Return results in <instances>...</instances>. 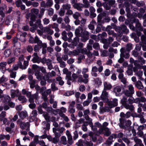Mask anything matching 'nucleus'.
Returning <instances> with one entry per match:
<instances>
[{"mask_svg":"<svg viewBox=\"0 0 146 146\" xmlns=\"http://www.w3.org/2000/svg\"><path fill=\"white\" fill-rule=\"evenodd\" d=\"M20 67H21V66H20V65H19V62H18V64H15V65H13V70H17L18 69L19 67L20 68Z\"/></svg>","mask_w":146,"mask_h":146,"instance_id":"obj_62","label":"nucleus"},{"mask_svg":"<svg viewBox=\"0 0 146 146\" xmlns=\"http://www.w3.org/2000/svg\"><path fill=\"white\" fill-rule=\"evenodd\" d=\"M34 43H37L38 45L42 47L46 48L47 47V45L46 43H42V41L40 40L37 36H36L35 37Z\"/></svg>","mask_w":146,"mask_h":146,"instance_id":"obj_4","label":"nucleus"},{"mask_svg":"<svg viewBox=\"0 0 146 146\" xmlns=\"http://www.w3.org/2000/svg\"><path fill=\"white\" fill-rule=\"evenodd\" d=\"M74 92L72 91H68L67 92L64 94V95L66 96H68L73 94Z\"/></svg>","mask_w":146,"mask_h":146,"instance_id":"obj_58","label":"nucleus"},{"mask_svg":"<svg viewBox=\"0 0 146 146\" xmlns=\"http://www.w3.org/2000/svg\"><path fill=\"white\" fill-rule=\"evenodd\" d=\"M11 53V51L9 49H7L5 50L4 52V55L6 57H8Z\"/></svg>","mask_w":146,"mask_h":146,"instance_id":"obj_26","label":"nucleus"},{"mask_svg":"<svg viewBox=\"0 0 146 146\" xmlns=\"http://www.w3.org/2000/svg\"><path fill=\"white\" fill-rule=\"evenodd\" d=\"M37 114V111L36 110H33L30 116V119H31L32 120H35L36 119V116Z\"/></svg>","mask_w":146,"mask_h":146,"instance_id":"obj_18","label":"nucleus"},{"mask_svg":"<svg viewBox=\"0 0 146 146\" xmlns=\"http://www.w3.org/2000/svg\"><path fill=\"white\" fill-rule=\"evenodd\" d=\"M108 93L106 91V90H104L100 96V98L104 102H107L109 100L108 98Z\"/></svg>","mask_w":146,"mask_h":146,"instance_id":"obj_3","label":"nucleus"},{"mask_svg":"<svg viewBox=\"0 0 146 146\" xmlns=\"http://www.w3.org/2000/svg\"><path fill=\"white\" fill-rule=\"evenodd\" d=\"M48 26L52 28L53 29H55L57 27H58V25L56 23H54L53 24H50Z\"/></svg>","mask_w":146,"mask_h":146,"instance_id":"obj_52","label":"nucleus"},{"mask_svg":"<svg viewBox=\"0 0 146 146\" xmlns=\"http://www.w3.org/2000/svg\"><path fill=\"white\" fill-rule=\"evenodd\" d=\"M96 24V22L94 21H92L90 24L88 25L89 29L91 30H93L94 29V25Z\"/></svg>","mask_w":146,"mask_h":146,"instance_id":"obj_27","label":"nucleus"},{"mask_svg":"<svg viewBox=\"0 0 146 146\" xmlns=\"http://www.w3.org/2000/svg\"><path fill=\"white\" fill-rule=\"evenodd\" d=\"M118 100L117 99L114 98L111 101H107L108 105L111 108L117 106L118 104Z\"/></svg>","mask_w":146,"mask_h":146,"instance_id":"obj_5","label":"nucleus"},{"mask_svg":"<svg viewBox=\"0 0 146 146\" xmlns=\"http://www.w3.org/2000/svg\"><path fill=\"white\" fill-rule=\"evenodd\" d=\"M89 136L92 138V140L94 141H95L97 139V138L96 136H93V133H90L89 134Z\"/></svg>","mask_w":146,"mask_h":146,"instance_id":"obj_61","label":"nucleus"},{"mask_svg":"<svg viewBox=\"0 0 146 146\" xmlns=\"http://www.w3.org/2000/svg\"><path fill=\"white\" fill-rule=\"evenodd\" d=\"M20 117L21 119H24L28 116L27 112L25 111H22L19 113Z\"/></svg>","mask_w":146,"mask_h":146,"instance_id":"obj_19","label":"nucleus"},{"mask_svg":"<svg viewBox=\"0 0 146 146\" xmlns=\"http://www.w3.org/2000/svg\"><path fill=\"white\" fill-rule=\"evenodd\" d=\"M120 52H121V53L122 54V55H123L124 57L126 58H128L129 56V53H127L125 55L124 54V49L123 48H121L120 50Z\"/></svg>","mask_w":146,"mask_h":146,"instance_id":"obj_25","label":"nucleus"},{"mask_svg":"<svg viewBox=\"0 0 146 146\" xmlns=\"http://www.w3.org/2000/svg\"><path fill=\"white\" fill-rule=\"evenodd\" d=\"M15 58L14 57L9 58L7 62L9 64H11L13 62L15 61Z\"/></svg>","mask_w":146,"mask_h":146,"instance_id":"obj_63","label":"nucleus"},{"mask_svg":"<svg viewBox=\"0 0 146 146\" xmlns=\"http://www.w3.org/2000/svg\"><path fill=\"white\" fill-rule=\"evenodd\" d=\"M82 77L81 75H79L78 76V81L80 83L83 82L84 84H87L89 81L88 78H84Z\"/></svg>","mask_w":146,"mask_h":146,"instance_id":"obj_7","label":"nucleus"},{"mask_svg":"<svg viewBox=\"0 0 146 146\" xmlns=\"http://www.w3.org/2000/svg\"><path fill=\"white\" fill-rule=\"evenodd\" d=\"M42 21L43 24L44 25H47L49 24L50 22V21L48 19L46 18H44L43 20Z\"/></svg>","mask_w":146,"mask_h":146,"instance_id":"obj_53","label":"nucleus"},{"mask_svg":"<svg viewBox=\"0 0 146 146\" xmlns=\"http://www.w3.org/2000/svg\"><path fill=\"white\" fill-rule=\"evenodd\" d=\"M62 39L64 41H66L67 40V33L65 31H63L62 34Z\"/></svg>","mask_w":146,"mask_h":146,"instance_id":"obj_34","label":"nucleus"},{"mask_svg":"<svg viewBox=\"0 0 146 146\" xmlns=\"http://www.w3.org/2000/svg\"><path fill=\"white\" fill-rule=\"evenodd\" d=\"M136 86L139 89H142L143 88V86L141 83V82L140 81H138L136 84Z\"/></svg>","mask_w":146,"mask_h":146,"instance_id":"obj_33","label":"nucleus"},{"mask_svg":"<svg viewBox=\"0 0 146 146\" xmlns=\"http://www.w3.org/2000/svg\"><path fill=\"white\" fill-rule=\"evenodd\" d=\"M88 140L87 139H86L84 142V143L85 146H92L93 145V143L91 141H88Z\"/></svg>","mask_w":146,"mask_h":146,"instance_id":"obj_30","label":"nucleus"},{"mask_svg":"<svg viewBox=\"0 0 146 146\" xmlns=\"http://www.w3.org/2000/svg\"><path fill=\"white\" fill-rule=\"evenodd\" d=\"M104 90H110L112 87L111 85L109 83L104 82Z\"/></svg>","mask_w":146,"mask_h":146,"instance_id":"obj_15","label":"nucleus"},{"mask_svg":"<svg viewBox=\"0 0 146 146\" xmlns=\"http://www.w3.org/2000/svg\"><path fill=\"white\" fill-rule=\"evenodd\" d=\"M61 143L63 144L66 145L67 143V139L65 136H62L60 138Z\"/></svg>","mask_w":146,"mask_h":146,"instance_id":"obj_28","label":"nucleus"},{"mask_svg":"<svg viewBox=\"0 0 146 146\" xmlns=\"http://www.w3.org/2000/svg\"><path fill=\"white\" fill-rule=\"evenodd\" d=\"M91 102L90 100L87 99V100L84 101L83 103V104L84 106H88L89 104Z\"/></svg>","mask_w":146,"mask_h":146,"instance_id":"obj_54","label":"nucleus"},{"mask_svg":"<svg viewBox=\"0 0 146 146\" xmlns=\"http://www.w3.org/2000/svg\"><path fill=\"white\" fill-rule=\"evenodd\" d=\"M79 41V38L77 37H75L73 41L72 42V44L74 46H76L78 44Z\"/></svg>","mask_w":146,"mask_h":146,"instance_id":"obj_31","label":"nucleus"},{"mask_svg":"<svg viewBox=\"0 0 146 146\" xmlns=\"http://www.w3.org/2000/svg\"><path fill=\"white\" fill-rule=\"evenodd\" d=\"M89 125L91 127L92 129L94 131H96L97 129V127H99L101 126V124L98 122H96L95 123L94 126H93L91 120H90V122L89 123Z\"/></svg>","mask_w":146,"mask_h":146,"instance_id":"obj_8","label":"nucleus"},{"mask_svg":"<svg viewBox=\"0 0 146 146\" xmlns=\"http://www.w3.org/2000/svg\"><path fill=\"white\" fill-rule=\"evenodd\" d=\"M115 3V1L114 0H111L108 1L107 2H105L103 4L104 7L107 10H108L110 8V5L114 4Z\"/></svg>","mask_w":146,"mask_h":146,"instance_id":"obj_2","label":"nucleus"},{"mask_svg":"<svg viewBox=\"0 0 146 146\" xmlns=\"http://www.w3.org/2000/svg\"><path fill=\"white\" fill-rule=\"evenodd\" d=\"M121 30L123 32H127L128 31L127 29L126 26L125 25H122L120 27Z\"/></svg>","mask_w":146,"mask_h":146,"instance_id":"obj_46","label":"nucleus"},{"mask_svg":"<svg viewBox=\"0 0 146 146\" xmlns=\"http://www.w3.org/2000/svg\"><path fill=\"white\" fill-rule=\"evenodd\" d=\"M104 130L105 131V135L107 136H108L111 133L109 129L107 127H104L102 128V131Z\"/></svg>","mask_w":146,"mask_h":146,"instance_id":"obj_29","label":"nucleus"},{"mask_svg":"<svg viewBox=\"0 0 146 146\" xmlns=\"http://www.w3.org/2000/svg\"><path fill=\"white\" fill-rule=\"evenodd\" d=\"M65 10L64 9H61L60 11L59 12V15L60 16H63L64 15Z\"/></svg>","mask_w":146,"mask_h":146,"instance_id":"obj_59","label":"nucleus"},{"mask_svg":"<svg viewBox=\"0 0 146 146\" xmlns=\"http://www.w3.org/2000/svg\"><path fill=\"white\" fill-rule=\"evenodd\" d=\"M30 126V125L28 122H21L20 124V127L22 129H26L28 131L29 130Z\"/></svg>","mask_w":146,"mask_h":146,"instance_id":"obj_6","label":"nucleus"},{"mask_svg":"<svg viewBox=\"0 0 146 146\" xmlns=\"http://www.w3.org/2000/svg\"><path fill=\"white\" fill-rule=\"evenodd\" d=\"M124 107L126 109H129L130 110L132 111L134 110L133 106L132 105H129L127 104L124 106Z\"/></svg>","mask_w":146,"mask_h":146,"instance_id":"obj_35","label":"nucleus"},{"mask_svg":"<svg viewBox=\"0 0 146 146\" xmlns=\"http://www.w3.org/2000/svg\"><path fill=\"white\" fill-rule=\"evenodd\" d=\"M66 78L68 80H71V72H69L68 73L66 74Z\"/></svg>","mask_w":146,"mask_h":146,"instance_id":"obj_51","label":"nucleus"},{"mask_svg":"<svg viewBox=\"0 0 146 146\" xmlns=\"http://www.w3.org/2000/svg\"><path fill=\"white\" fill-rule=\"evenodd\" d=\"M11 98H14L15 96H18L20 95V93L19 92L18 90H11Z\"/></svg>","mask_w":146,"mask_h":146,"instance_id":"obj_9","label":"nucleus"},{"mask_svg":"<svg viewBox=\"0 0 146 146\" xmlns=\"http://www.w3.org/2000/svg\"><path fill=\"white\" fill-rule=\"evenodd\" d=\"M8 80L7 78L5 77L4 76H3L0 78V84L3 82H5Z\"/></svg>","mask_w":146,"mask_h":146,"instance_id":"obj_50","label":"nucleus"},{"mask_svg":"<svg viewBox=\"0 0 146 146\" xmlns=\"http://www.w3.org/2000/svg\"><path fill=\"white\" fill-rule=\"evenodd\" d=\"M83 141L80 139L79 140L78 142L76 143L78 146H84L83 144Z\"/></svg>","mask_w":146,"mask_h":146,"instance_id":"obj_64","label":"nucleus"},{"mask_svg":"<svg viewBox=\"0 0 146 146\" xmlns=\"http://www.w3.org/2000/svg\"><path fill=\"white\" fill-rule=\"evenodd\" d=\"M124 93L127 96H131L133 94V93L130 92L128 90H126L125 91Z\"/></svg>","mask_w":146,"mask_h":146,"instance_id":"obj_42","label":"nucleus"},{"mask_svg":"<svg viewBox=\"0 0 146 146\" xmlns=\"http://www.w3.org/2000/svg\"><path fill=\"white\" fill-rule=\"evenodd\" d=\"M39 69L40 70L42 73L44 74V76L42 77V79L45 80V75L47 74L46 68L43 66H41L40 67Z\"/></svg>","mask_w":146,"mask_h":146,"instance_id":"obj_21","label":"nucleus"},{"mask_svg":"<svg viewBox=\"0 0 146 146\" xmlns=\"http://www.w3.org/2000/svg\"><path fill=\"white\" fill-rule=\"evenodd\" d=\"M66 134L67 136L68 143L72 145L73 143L72 137L68 130L66 131Z\"/></svg>","mask_w":146,"mask_h":146,"instance_id":"obj_11","label":"nucleus"},{"mask_svg":"<svg viewBox=\"0 0 146 146\" xmlns=\"http://www.w3.org/2000/svg\"><path fill=\"white\" fill-rule=\"evenodd\" d=\"M18 100L21 102V103H24L26 102L27 101L26 98L23 96H20L18 97Z\"/></svg>","mask_w":146,"mask_h":146,"instance_id":"obj_22","label":"nucleus"},{"mask_svg":"<svg viewBox=\"0 0 146 146\" xmlns=\"http://www.w3.org/2000/svg\"><path fill=\"white\" fill-rule=\"evenodd\" d=\"M75 33L76 35L81 36V40L82 42H85L88 39V32L86 31H83L82 27H79L75 30Z\"/></svg>","mask_w":146,"mask_h":146,"instance_id":"obj_1","label":"nucleus"},{"mask_svg":"<svg viewBox=\"0 0 146 146\" xmlns=\"http://www.w3.org/2000/svg\"><path fill=\"white\" fill-rule=\"evenodd\" d=\"M35 74L36 76V78L38 80H40L42 79V77L41 74L39 71L35 72Z\"/></svg>","mask_w":146,"mask_h":146,"instance_id":"obj_23","label":"nucleus"},{"mask_svg":"<svg viewBox=\"0 0 146 146\" xmlns=\"http://www.w3.org/2000/svg\"><path fill=\"white\" fill-rule=\"evenodd\" d=\"M127 98L125 97H123L121 100V102L123 105L124 106L127 105Z\"/></svg>","mask_w":146,"mask_h":146,"instance_id":"obj_47","label":"nucleus"},{"mask_svg":"<svg viewBox=\"0 0 146 146\" xmlns=\"http://www.w3.org/2000/svg\"><path fill=\"white\" fill-rule=\"evenodd\" d=\"M32 61L34 63H39L40 62V59L39 57H33L32 59Z\"/></svg>","mask_w":146,"mask_h":146,"instance_id":"obj_38","label":"nucleus"},{"mask_svg":"<svg viewBox=\"0 0 146 146\" xmlns=\"http://www.w3.org/2000/svg\"><path fill=\"white\" fill-rule=\"evenodd\" d=\"M88 72V68H84L82 69V73L83 74L84 78H88L89 75L87 74Z\"/></svg>","mask_w":146,"mask_h":146,"instance_id":"obj_14","label":"nucleus"},{"mask_svg":"<svg viewBox=\"0 0 146 146\" xmlns=\"http://www.w3.org/2000/svg\"><path fill=\"white\" fill-rule=\"evenodd\" d=\"M9 82L11 84H13V86L14 88H16L17 86V83L13 80H10L9 81Z\"/></svg>","mask_w":146,"mask_h":146,"instance_id":"obj_55","label":"nucleus"},{"mask_svg":"<svg viewBox=\"0 0 146 146\" xmlns=\"http://www.w3.org/2000/svg\"><path fill=\"white\" fill-rule=\"evenodd\" d=\"M121 89L120 86H117L115 87L113 89V91L116 94L121 91Z\"/></svg>","mask_w":146,"mask_h":146,"instance_id":"obj_36","label":"nucleus"},{"mask_svg":"<svg viewBox=\"0 0 146 146\" xmlns=\"http://www.w3.org/2000/svg\"><path fill=\"white\" fill-rule=\"evenodd\" d=\"M81 53L87 54L88 56H91L92 54L89 51H88L86 48H83L81 50Z\"/></svg>","mask_w":146,"mask_h":146,"instance_id":"obj_24","label":"nucleus"},{"mask_svg":"<svg viewBox=\"0 0 146 146\" xmlns=\"http://www.w3.org/2000/svg\"><path fill=\"white\" fill-rule=\"evenodd\" d=\"M40 67L38 66L36 64H33L32 65V69L33 70H34L35 73V72H37V71L38 69H39Z\"/></svg>","mask_w":146,"mask_h":146,"instance_id":"obj_48","label":"nucleus"},{"mask_svg":"<svg viewBox=\"0 0 146 146\" xmlns=\"http://www.w3.org/2000/svg\"><path fill=\"white\" fill-rule=\"evenodd\" d=\"M29 83L30 84V87L31 88H33L35 86V80H32L30 81Z\"/></svg>","mask_w":146,"mask_h":146,"instance_id":"obj_45","label":"nucleus"},{"mask_svg":"<svg viewBox=\"0 0 146 146\" xmlns=\"http://www.w3.org/2000/svg\"><path fill=\"white\" fill-rule=\"evenodd\" d=\"M116 71L119 73H123V68L120 67L117 69Z\"/></svg>","mask_w":146,"mask_h":146,"instance_id":"obj_60","label":"nucleus"},{"mask_svg":"<svg viewBox=\"0 0 146 146\" xmlns=\"http://www.w3.org/2000/svg\"><path fill=\"white\" fill-rule=\"evenodd\" d=\"M134 140L136 143L135 144H137V145H139V146H141L142 145H143V144L142 143L141 141L137 137H135L134 138Z\"/></svg>","mask_w":146,"mask_h":146,"instance_id":"obj_20","label":"nucleus"},{"mask_svg":"<svg viewBox=\"0 0 146 146\" xmlns=\"http://www.w3.org/2000/svg\"><path fill=\"white\" fill-rule=\"evenodd\" d=\"M128 90L130 92L134 93V88L133 86L131 85H129L128 86Z\"/></svg>","mask_w":146,"mask_h":146,"instance_id":"obj_44","label":"nucleus"},{"mask_svg":"<svg viewBox=\"0 0 146 146\" xmlns=\"http://www.w3.org/2000/svg\"><path fill=\"white\" fill-rule=\"evenodd\" d=\"M95 82L96 84L98 85H100L102 84V82L101 80L99 78H97L95 79Z\"/></svg>","mask_w":146,"mask_h":146,"instance_id":"obj_41","label":"nucleus"},{"mask_svg":"<svg viewBox=\"0 0 146 146\" xmlns=\"http://www.w3.org/2000/svg\"><path fill=\"white\" fill-rule=\"evenodd\" d=\"M73 7L79 11H82V8L84 7V5L82 3H75L73 5Z\"/></svg>","mask_w":146,"mask_h":146,"instance_id":"obj_12","label":"nucleus"},{"mask_svg":"<svg viewBox=\"0 0 146 146\" xmlns=\"http://www.w3.org/2000/svg\"><path fill=\"white\" fill-rule=\"evenodd\" d=\"M55 72L53 71H52L50 73H47V74L45 75V80L48 79L49 78L55 76Z\"/></svg>","mask_w":146,"mask_h":146,"instance_id":"obj_17","label":"nucleus"},{"mask_svg":"<svg viewBox=\"0 0 146 146\" xmlns=\"http://www.w3.org/2000/svg\"><path fill=\"white\" fill-rule=\"evenodd\" d=\"M48 26L43 28L42 29V31L44 33H46L48 34L52 35L54 31L53 30L50 29V28Z\"/></svg>","mask_w":146,"mask_h":146,"instance_id":"obj_10","label":"nucleus"},{"mask_svg":"<svg viewBox=\"0 0 146 146\" xmlns=\"http://www.w3.org/2000/svg\"><path fill=\"white\" fill-rule=\"evenodd\" d=\"M146 126V124H143L142 125L139 126L137 128V129L139 131H141L143 129L144 127H145Z\"/></svg>","mask_w":146,"mask_h":146,"instance_id":"obj_56","label":"nucleus"},{"mask_svg":"<svg viewBox=\"0 0 146 146\" xmlns=\"http://www.w3.org/2000/svg\"><path fill=\"white\" fill-rule=\"evenodd\" d=\"M28 62L29 61L28 60L24 61L23 65H22V62H19V65L21 66L20 68L22 69H25L28 65Z\"/></svg>","mask_w":146,"mask_h":146,"instance_id":"obj_13","label":"nucleus"},{"mask_svg":"<svg viewBox=\"0 0 146 146\" xmlns=\"http://www.w3.org/2000/svg\"><path fill=\"white\" fill-rule=\"evenodd\" d=\"M62 7L63 9L64 10L66 9L68 10L71 8V6L70 5L67 4L63 5Z\"/></svg>","mask_w":146,"mask_h":146,"instance_id":"obj_40","label":"nucleus"},{"mask_svg":"<svg viewBox=\"0 0 146 146\" xmlns=\"http://www.w3.org/2000/svg\"><path fill=\"white\" fill-rule=\"evenodd\" d=\"M87 125V123L86 122L84 123L82 125V130L84 131H87V129L86 127Z\"/></svg>","mask_w":146,"mask_h":146,"instance_id":"obj_43","label":"nucleus"},{"mask_svg":"<svg viewBox=\"0 0 146 146\" xmlns=\"http://www.w3.org/2000/svg\"><path fill=\"white\" fill-rule=\"evenodd\" d=\"M80 16V14L76 12L73 14V17L75 19H77Z\"/></svg>","mask_w":146,"mask_h":146,"instance_id":"obj_39","label":"nucleus"},{"mask_svg":"<svg viewBox=\"0 0 146 146\" xmlns=\"http://www.w3.org/2000/svg\"><path fill=\"white\" fill-rule=\"evenodd\" d=\"M19 40L22 42H25V34H23L20 35Z\"/></svg>","mask_w":146,"mask_h":146,"instance_id":"obj_49","label":"nucleus"},{"mask_svg":"<svg viewBox=\"0 0 146 146\" xmlns=\"http://www.w3.org/2000/svg\"><path fill=\"white\" fill-rule=\"evenodd\" d=\"M113 135L115 138H121L122 139V138L124 137H123L124 136L123 134L122 133H119L117 135L115 134L114 135Z\"/></svg>","mask_w":146,"mask_h":146,"instance_id":"obj_37","label":"nucleus"},{"mask_svg":"<svg viewBox=\"0 0 146 146\" xmlns=\"http://www.w3.org/2000/svg\"><path fill=\"white\" fill-rule=\"evenodd\" d=\"M39 10L36 9H33L31 10V14L32 15H37L39 12Z\"/></svg>","mask_w":146,"mask_h":146,"instance_id":"obj_32","label":"nucleus"},{"mask_svg":"<svg viewBox=\"0 0 146 146\" xmlns=\"http://www.w3.org/2000/svg\"><path fill=\"white\" fill-rule=\"evenodd\" d=\"M43 115L46 120L47 121H48L50 119V117L48 115L47 113L46 112L44 113Z\"/></svg>","mask_w":146,"mask_h":146,"instance_id":"obj_57","label":"nucleus"},{"mask_svg":"<svg viewBox=\"0 0 146 146\" xmlns=\"http://www.w3.org/2000/svg\"><path fill=\"white\" fill-rule=\"evenodd\" d=\"M7 63L5 62H2L0 63V69L3 72L6 70V66Z\"/></svg>","mask_w":146,"mask_h":146,"instance_id":"obj_16","label":"nucleus"}]
</instances>
